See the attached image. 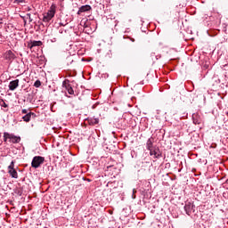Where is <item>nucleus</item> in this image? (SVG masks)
<instances>
[{
  "label": "nucleus",
  "instance_id": "obj_26",
  "mask_svg": "<svg viewBox=\"0 0 228 228\" xmlns=\"http://www.w3.org/2000/svg\"><path fill=\"white\" fill-rule=\"evenodd\" d=\"M27 15H28V17H31V14H30V13H28Z\"/></svg>",
  "mask_w": 228,
  "mask_h": 228
},
{
  "label": "nucleus",
  "instance_id": "obj_14",
  "mask_svg": "<svg viewBox=\"0 0 228 228\" xmlns=\"http://www.w3.org/2000/svg\"><path fill=\"white\" fill-rule=\"evenodd\" d=\"M154 141L152 140V137L149 138L146 142V148L151 151L154 148L153 146Z\"/></svg>",
  "mask_w": 228,
  "mask_h": 228
},
{
  "label": "nucleus",
  "instance_id": "obj_1",
  "mask_svg": "<svg viewBox=\"0 0 228 228\" xmlns=\"http://www.w3.org/2000/svg\"><path fill=\"white\" fill-rule=\"evenodd\" d=\"M56 14V4H53L48 10L47 13H45L43 17V22H50L54 15Z\"/></svg>",
  "mask_w": 228,
  "mask_h": 228
},
{
  "label": "nucleus",
  "instance_id": "obj_8",
  "mask_svg": "<svg viewBox=\"0 0 228 228\" xmlns=\"http://www.w3.org/2000/svg\"><path fill=\"white\" fill-rule=\"evenodd\" d=\"M192 122L196 126L199 124H202V118L200 117V115H199L197 113H193L192 114Z\"/></svg>",
  "mask_w": 228,
  "mask_h": 228
},
{
  "label": "nucleus",
  "instance_id": "obj_12",
  "mask_svg": "<svg viewBox=\"0 0 228 228\" xmlns=\"http://www.w3.org/2000/svg\"><path fill=\"white\" fill-rule=\"evenodd\" d=\"M5 60H9L10 61H12V60H15V53L11 50L7 51L5 53Z\"/></svg>",
  "mask_w": 228,
  "mask_h": 228
},
{
  "label": "nucleus",
  "instance_id": "obj_21",
  "mask_svg": "<svg viewBox=\"0 0 228 228\" xmlns=\"http://www.w3.org/2000/svg\"><path fill=\"white\" fill-rule=\"evenodd\" d=\"M21 113H23L24 115H28V110H26V109H23L22 110H21Z\"/></svg>",
  "mask_w": 228,
  "mask_h": 228
},
{
  "label": "nucleus",
  "instance_id": "obj_11",
  "mask_svg": "<svg viewBox=\"0 0 228 228\" xmlns=\"http://www.w3.org/2000/svg\"><path fill=\"white\" fill-rule=\"evenodd\" d=\"M42 45V41H30L28 44V49H33V47H40Z\"/></svg>",
  "mask_w": 228,
  "mask_h": 228
},
{
  "label": "nucleus",
  "instance_id": "obj_16",
  "mask_svg": "<svg viewBox=\"0 0 228 228\" xmlns=\"http://www.w3.org/2000/svg\"><path fill=\"white\" fill-rule=\"evenodd\" d=\"M0 106L2 108H8V104L6 103V102H4V99H0Z\"/></svg>",
  "mask_w": 228,
  "mask_h": 228
},
{
  "label": "nucleus",
  "instance_id": "obj_25",
  "mask_svg": "<svg viewBox=\"0 0 228 228\" xmlns=\"http://www.w3.org/2000/svg\"><path fill=\"white\" fill-rule=\"evenodd\" d=\"M92 110H95V105H93V106H92Z\"/></svg>",
  "mask_w": 228,
  "mask_h": 228
},
{
  "label": "nucleus",
  "instance_id": "obj_7",
  "mask_svg": "<svg viewBox=\"0 0 228 228\" xmlns=\"http://www.w3.org/2000/svg\"><path fill=\"white\" fill-rule=\"evenodd\" d=\"M36 117H37V114H35V112H28L22 117V120L24 122H29L31 118H36Z\"/></svg>",
  "mask_w": 228,
  "mask_h": 228
},
{
  "label": "nucleus",
  "instance_id": "obj_4",
  "mask_svg": "<svg viewBox=\"0 0 228 228\" xmlns=\"http://www.w3.org/2000/svg\"><path fill=\"white\" fill-rule=\"evenodd\" d=\"M150 156H154L155 159H159V158H163V153L159 147H154L150 150Z\"/></svg>",
  "mask_w": 228,
  "mask_h": 228
},
{
  "label": "nucleus",
  "instance_id": "obj_22",
  "mask_svg": "<svg viewBox=\"0 0 228 228\" xmlns=\"http://www.w3.org/2000/svg\"><path fill=\"white\" fill-rule=\"evenodd\" d=\"M50 41H51L52 43L56 42V37H53V38L50 39Z\"/></svg>",
  "mask_w": 228,
  "mask_h": 228
},
{
  "label": "nucleus",
  "instance_id": "obj_15",
  "mask_svg": "<svg viewBox=\"0 0 228 228\" xmlns=\"http://www.w3.org/2000/svg\"><path fill=\"white\" fill-rule=\"evenodd\" d=\"M89 126H97L99 124V118H91L88 119Z\"/></svg>",
  "mask_w": 228,
  "mask_h": 228
},
{
  "label": "nucleus",
  "instance_id": "obj_3",
  "mask_svg": "<svg viewBox=\"0 0 228 228\" xmlns=\"http://www.w3.org/2000/svg\"><path fill=\"white\" fill-rule=\"evenodd\" d=\"M45 161V159L41 156H36L33 158L31 162L32 168H38L40 165H43V163Z\"/></svg>",
  "mask_w": 228,
  "mask_h": 228
},
{
  "label": "nucleus",
  "instance_id": "obj_17",
  "mask_svg": "<svg viewBox=\"0 0 228 228\" xmlns=\"http://www.w3.org/2000/svg\"><path fill=\"white\" fill-rule=\"evenodd\" d=\"M73 62H74V60L72 59V57H68L66 59L67 65H72Z\"/></svg>",
  "mask_w": 228,
  "mask_h": 228
},
{
  "label": "nucleus",
  "instance_id": "obj_23",
  "mask_svg": "<svg viewBox=\"0 0 228 228\" xmlns=\"http://www.w3.org/2000/svg\"><path fill=\"white\" fill-rule=\"evenodd\" d=\"M4 18L0 16V24H3Z\"/></svg>",
  "mask_w": 228,
  "mask_h": 228
},
{
  "label": "nucleus",
  "instance_id": "obj_19",
  "mask_svg": "<svg viewBox=\"0 0 228 228\" xmlns=\"http://www.w3.org/2000/svg\"><path fill=\"white\" fill-rule=\"evenodd\" d=\"M15 162L14 161H12L10 166L8 167V170H12V168H15Z\"/></svg>",
  "mask_w": 228,
  "mask_h": 228
},
{
  "label": "nucleus",
  "instance_id": "obj_27",
  "mask_svg": "<svg viewBox=\"0 0 228 228\" xmlns=\"http://www.w3.org/2000/svg\"><path fill=\"white\" fill-rule=\"evenodd\" d=\"M132 42H134V39H131Z\"/></svg>",
  "mask_w": 228,
  "mask_h": 228
},
{
  "label": "nucleus",
  "instance_id": "obj_9",
  "mask_svg": "<svg viewBox=\"0 0 228 228\" xmlns=\"http://www.w3.org/2000/svg\"><path fill=\"white\" fill-rule=\"evenodd\" d=\"M92 10V6L89 4L82 5L77 12V15H81V13H85V12H90Z\"/></svg>",
  "mask_w": 228,
  "mask_h": 228
},
{
  "label": "nucleus",
  "instance_id": "obj_2",
  "mask_svg": "<svg viewBox=\"0 0 228 228\" xmlns=\"http://www.w3.org/2000/svg\"><path fill=\"white\" fill-rule=\"evenodd\" d=\"M4 140H10L12 143H20V136H17L7 132L4 133Z\"/></svg>",
  "mask_w": 228,
  "mask_h": 228
},
{
  "label": "nucleus",
  "instance_id": "obj_18",
  "mask_svg": "<svg viewBox=\"0 0 228 228\" xmlns=\"http://www.w3.org/2000/svg\"><path fill=\"white\" fill-rule=\"evenodd\" d=\"M34 86L36 88H40V86H42V82H40V80H37L35 83H34Z\"/></svg>",
  "mask_w": 228,
  "mask_h": 228
},
{
  "label": "nucleus",
  "instance_id": "obj_24",
  "mask_svg": "<svg viewBox=\"0 0 228 228\" xmlns=\"http://www.w3.org/2000/svg\"><path fill=\"white\" fill-rule=\"evenodd\" d=\"M18 3H24V0H19Z\"/></svg>",
  "mask_w": 228,
  "mask_h": 228
},
{
  "label": "nucleus",
  "instance_id": "obj_6",
  "mask_svg": "<svg viewBox=\"0 0 228 228\" xmlns=\"http://www.w3.org/2000/svg\"><path fill=\"white\" fill-rule=\"evenodd\" d=\"M194 208H195V205L191 204V202H188L185 204L183 208L186 215L190 216V215H191V213L193 212Z\"/></svg>",
  "mask_w": 228,
  "mask_h": 228
},
{
  "label": "nucleus",
  "instance_id": "obj_5",
  "mask_svg": "<svg viewBox=\"0 0 228 228\" xmlns=\"http://www.w3.org/2000/svg\"><path fill=\"white\" fill-rule=\"evenodd\" d=\"M62 88H65L69 95H74V89L72 88V85H70V80L65 79L62 82Z\"/></svg>",
  "mask_w": 228,
  "mask_h": 228
},
{
  "label": "nucleus",
  "instance_id": "obj_13",
  "mask_svg": "<svg viewBox=\"0 0 228 228\" xmlns=\"http://www.w3.org/2000/svg\"><path fill=\"white\" fill-rule=\"evenodd\" d=\"M8 174H10L11 177L13 179H18L19 174L17 173V170L15 168L8 169Z\"/></svg>",
  "mask_w": 228,
  "mask_h": 228
},
{
  "label": "nucleus",
  "instance_id": "obj_10",
  "mask_svg": "<svg viewBox=\"0 0 228 228\" xmlns=\"http://www.w3.org/2000/svg\"><path fill=\"white\" fill-rule=\"evenodd\" d=\"M19 87V79L12 80L9 83V90L13 92V90Z\"/></svg>",
  "mask_w": 228,
  "mask_h": 228
},
{
  "label": "nucleus",
  "instance_id": "obj_20",
  "mask_svg": "<svg viewBox=\"0 0 228 228\" xmlns=\"http://www.w3.org/2000/svg\"><path fill=\"white\" fill-rule=\"evenodd\" d=\"M14 193H16V195H19V196L20 197V195H22V191H20V190H16V191H14Z\"/></svg>",
  "mask_w": 228,
  "mask_h": 228
}]
</instances>
